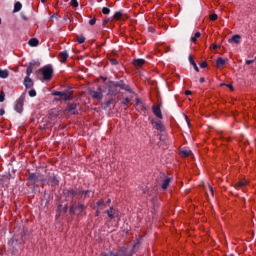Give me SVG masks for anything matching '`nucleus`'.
Listing matches in <instances>:
<instances>
[{
  "label": "nucleus",
  "instance_id": "obj_1",
  "mask_svg": "<svg viewBox=\"0 0 256 256\" xmlns=\"http://www.w3.org/2000/svg\"><path fill=\"white\" fill-rule=\"evenodd\" d=\"M39 73H41L44 81H51L53 79V66H44L39 70Z\"/></svg>",
  "mask_w": 256,
  "mask_h": 256
},
{
  "label": "nucleus",
  "instance_id": "obj_4",
  "mask_svg": "<svg viewBox=\"0 0 256 256\" xmlns=\"http://www.w3.org/2000/svg\"><path fill=\"white\" fill-rule=\"evenodd\" d=\"M77 107H79L78 103H68L65 111L70 113V115H77Z\"/></svg>",
  "mask_w": 256,
  "mask_h": 256
},
{
  "label": "nucleus",
  "instance_id": "obj_30",
  "mask_svg": "<svg viewBox=\"0 0 256 256\" xmlns=\"http://www.w3.org/2000/svg\"><path fill=\"white\" fill-rule=\"evenodd\" d=\"M102 13L104 15H109L111 13V10L109 8H107V7H103L102 8Z\"/></svg>",
  "mask_w": 256,
  "mask_h": 256
},
{
  "label": "nucleus",
  "instance_id": "obj_43",
  "mask_svg": "<svg viewBox=\"0 0 256 256\" xmlns=\"http://www.w3.org/2000/svg\"><path fill=\"white\" fill-rule=\"evenodd\" d=\"M221 48V45L214 44L213 49L214 51H217V49Z\"/></svg>",
  "mask_w": 256,
  "mask_h": 256
},
{
  "label": "nucleus",
  "instance_id": "obj_44",
  "mask_svg": "<svg viewBox=\"0 0 256 256\" xmlns=\"http://www.w3.org/2000/svg\"><path fill=\"white\" fill-rule=\"evenodd\" d=\"M5 115V109H0V117H3Z\"/></svg>",
  "mask_w": 256,
  "mask_h": 256
},
{
  "label": "nucleus",
  "instance_id": "obj_12",
  "mask_svg": "<svg viewBox=\"0 0 256 256\" xmlns=\"http://www.w3.org/2000/svg\"><path fill=\"white\" fill-rule=\"evenodd\" d=\"M34 67H35V61L30 62L27 69H26L27 77H31V73H33Z\"/></svg>",
  "mask_w": 256,
  "mask_h": 256
},
{
  "label": "nucleus",
  "instance_id": "obj_42",
  "mask_svg": "<svg viewBox=\"0 0 256 256\" xmlns=\"http://www.w3.org/2000/svg\"><path fill=\"white\" fill-rule=\"evenodd\" d=\"M200 67H201V69H205V67H207V62H202L200 64Z\"/></svg>",
  "mask_w": 256,
  "mask_h": 256
},
{
  "label": "nucleus",
  "instance_id": "obj_20",
  "mask_svg": "<svg viewBox=\"0 0 256 256\" xmlns=\"http://www.w3.org/2000/svg\"><path fill=\"white\" fill-rule=\"evenodd\" d=\"M171 183V178H165L163 183H162V189H167L169 187V184Z\"/></svg>",
  "mask_w": 256,
  "mask_h": 256
},
{
  "label": "nucleus",
  "instance_id": "obj_45",
  "mask_svg": "<svg viewBox=\"0 0 256 256\" xmlns=\"http://www.w3.org/2000/svg\"><path fill=\"white\" fill-rule=\"evenodd\" d=\"M107 23H109V18L103 20V25H107Z\"/></svg>",
  "mask_w": 256,
  "mask_h": 256
},
{
  "label": "nucleus",
  "instance_id": "obj_25",
  "mask_svg": "<svg viewBox=\"0 0 256 256\" xmlns=\"http://www.w3.org/2000/svg\"><path fill=\"white\" fill-rule=\"evenodd\" d=\"M136 107H137V109H140L141 111L145 110V105H143V102H141V100L136 101Z\"/></svg>",
  "mask_w": 256,
  "mask_h": 256
},
{
  "label": "nucleus",
  "instance_id": "obj_8",
  "mask_svg": "<svg viewBox=\"0 0 256 256\" xmlns=\"http://www.w3.org/2000/svg\"><path fill=\"white\" fill-rule=\"evenodd\" d=\"M28 180L32 183V185H35V183H39L40 179L39 176L35 173L29 174Z\"/></svg>",
  "mask_w": 256,
  "mask_h": 256
},
{
  "label": "nucleus",
  "instance_id": "obj_49",
  "mask_svg": "<svg viewBox=\"0 0 256 256\" xmlns=\"http://www.w3.org/2000/svg\"><path fill=\"white\" fill-rule=\"evenodd\" d=\"M185 95H191V90H187V91L185 92Z\"/></svg>",
  "mask_w": 256,
  "mask_h": 256
},
{
  "label": "nucleus",
  "instance_id": "obj_14",
  "mask_svg": "<svg viewBox=\"0 0 256 256\" xmlns=\"http://www.w3.org/2000/svg\"><path fill=\"white\" fill-rule=\"evenodd\" d=\"M68 197H77L79 195V190L77 189H69L67 190Z\"/></svg>",
  "mask_w": 256,
  "mask_h": 256
},
{
  "label": "nucleus",
  "instance_id": "obj_18",
  "mask_svg": "<svg viewBox=\"0 0 256 256\" xmlns=\"http://www.w3.org/2000/svg\"><path fill=\"white\" fill-rule=\"evenodd\" d=\"M21 9H23V5L21 4V2H16L14 5V13H19Z\"/></svg>",
  "mask_w": 256,
  "mask_h": 256
},
{
  "label": "nucleus",
  "instance_id": "obj_9",
  "mask_svg": "<svg viewBox=\"0 0 256 256\" xmlns=\"http://www.w3.org/2000/svg\"><path fill=\"white\" fill-rule=\"evenodd\" d=\"M24 86L26 87V89H31V87H33V80L30 76H26L24 78Z\"/></svg>",
  "mask_w": 256,
  "mask_h": 256
},
{
  "label": "nucleus",
  "instance_id": "obj_34",
  "mask_svg": "<svg viewBox=\"0 0 256 256\" xmlns=\"http://www.w3.org/2000/svg\"><path fill=\"white\" fill-rule=\"evenodd\" d=\"M114 87H120V89H124L125 84L123 82H118V83L114 84Z\"/></svg>",
  "mask_w": 256,
  "mask_h": 256
},
{
  "label": "nucleus",
  "instance_id": "obj_28",
  "mask_svg": "<svg viewBox=\"0 0 256 256\" xmlns=\"http://www.w3.org/2000/svg\"><path fill=\"white\" fill-rule=\"evenodd\" d=\"M51 183H52V186L55 187L59 185V180H57V177L54 176L51 178Z\"/></svg>",
  "mask_w": 256,
  "mask_h": 256
},
{
  "label": "nucleus",
  "instance_id": "obj_41",
  "mask_svg": "<svg viewBox=\"0 0 256 256\" xmlns=\"http://www.w3.org/2000/svg\"><path fill=\"white\" fill-rule=\"evenodd\" d=\"M97 207H101L102 205H105V201L100 200L96 203Z\"/></svg>",
  "mask_w": 256,
  "mask_h": 256
},
{
  "label": "nucleus",
  "instance_id": "obj_13",
  "mask_svg": "<svg viewBox=\"0 0 256 256\" xmlns=\"http://www.w3.org/2000/svg\"><path fill=\"white\" fill-rule=\"evenodd\" d=\"M133 65L136 67H143V65H145V59H135L133 60Z\"/></svg>",
  "mask_w": 256,
  "mask_h": 256
},
{
  "label": "nucleus",
  "instance_id": "obj_31",
  "mask_svg": "<svg viewBox=\"0 0 256 256\" xmlns=\"http://www.w3.org/2000/svg\"><path fill=\"white\" fill-rule=\"evenodd\" d=\"M89 193H91V191L89 190H86V191L79 190V195H85V197H89Z\"/></svg>",
  "mask_w": 256,
  "mask_h": 256
},
{
  "label": "nucleus",
  "instance_id": "obj_22",
  "mask_svg": "<svg viewBox=\"0 0 256 256\" xmlns=\"http://www.w3.org/2000/svg\"><path fill=\"white\" fill-rule=\"evenodd\" d=\"M245 185H247V181L241 180V181L237 182V183L234 185V187H235L236 189H239V187H245Z\"/></svg>",
  "mask_w": 256,
  "mask_h": 256
},
{
  "label": "nucleus",
  "instance_id": "obj_52",
  "mask_svg": "<svg viewBox=\"0 0 256 256\" xmlns=\"http://www.w3.org/2000/svg\"><path fill=\"white\" fill-rule=\"evenodd\" d=\"M185 119H186L187 124L190 125V123H189V117L185 116Z\"/></svg>",
  "mask_w": 256,
  "mask_h": 256
},
{
  "label": "nucleus",
  "instance_id": "obj_56",
  "mask_svg": "<svg viewBox=\"0 0 256 256\" xmlns=\"http://www.w3.org/2000/svg\"><path fill=\"white\" fill-rule=\"evenodd\" d=\"M47 0H41V3H45Z\"/></svg>",
  "mask_w": 256,
  "mask_h": 256
},
{
  "label": "nucleus",
  "instance_id": "obj_51",
  "mask_svg": "<svg viewBox=\"0 0 256 256\" xmlns=\"http://www.w3.org/2000/svg\"><path fill=\"white\" fill-rule=\"evenodd\" d=\"M200 83H205V79L203 77L200 78Z\"/></svg>",
  "mask_w": 256,
  "mask_h": 256
},
{
  "label": "nucleus",
  "instance_id": "obj_27",
  "mask_svg": "<svg viewBox=\"0 0 256 256\" xmlns=\"http://www.w3.org/2000/svg\"><path fill=\"white\" fill-rule=\"evenodd\" d=\"M181 155H182V157H189V155H191V151L184 149L181 151Z\"/></svg>",
  "mask_w": 256,
  "mask_h": 256
},
{
  "label": "nucleus",
  "instance_id": "obj_26",
  "mask_svg": "<svg viewBox=\"0 0 256 256\" xmlns=\"http://www.w3.org/2000/svg\"><path fill=\"white\" fill-rule=\"evenodd\" d=\"M199 37H201V32H196L194 36L191 37V42L195 43V41H197Z\"/></svg>",
  "mask_w": 256,
  "mask_h": 256
},
{
  "label": "nucleus",
  "instance_id": "obj_6",
  "mask_svg": "<svg viewBox=\"0 0 256 256\" xmlns=\"http://www.w3.org/2000/svg\"><path fill=\"white\" fill-rule=\"evenodd\" d=\"M152 111L158 119H163V114L161 113V106H153Z\"/></svg>",
  "mask_w": 256,
  "mask_h": 256
},
{
  "label": "nucleus",
  "instance_id": "obj_57",
  "mask_svg": "<svg viewBox=\"0 0 256 256\" xmlns=\"http://www.w3.org/2000/svg\"><path fill=\"white\" fill-rule=\"evenodd\" d=\"M228 87H229L230 89H233V86H231V85H228Z\"/></svg>",
  "mask_w": 256,
  "mask_h": 256
},
{
  "label": "nucleus",
  "instance_id": "obj_3",
  "mask_svg": "<svg viewBox=\"0 0 256 256\" xmlns=\"http://www.w3.org/2000/svg\"><path fill=\"white\" fill-rule=\"evenodd\" d=\"M25 104V97L21 96L16 100L14 109L17 113H23V105Z\"/></svg>",
  "mask_w": 256,
  "mask_h": 256
},
{
  "label": "nucleus",
  "instance_id": "obj_58",
  "mask_svg": "<svg viewBox=\"0 0 256 256\" xmlns=\"http://www.w3.org/2000/svg\"><path fill=\"white\" fill-rule=\"evenodd\" d=\"M107 203H111V199H108Z\"/></svg>",
  "mask_w": 256,
  "mask_h": 256
},
{
  "label": "nucleus",
  "instance_id": "obj_32",
  "mask_svg": "<svg viewBox=\"0 0 256 256\" xmlns=\"http://www.w3.org/2000/svg\"><path fill=\"white\" fill-rule=\"evenodd\" d=\"M70 5H71L72 7H79V2H78L77 0H71V1H70Z\"/></svg>",
  "mask_w": 256,
  "mask_h": 256
},
{
  "label": "nucleus",
  "instance_id": "obj_39",
  "mask_svg": "<svg viewBox=\"0 0 256 256\" xmlns=\"http://www.w3.org/2000/svg\"><path fill=\"white\" fill-rule=\"evenodd\" d=\"M210 20L211 21H217V14H211L210 15Z\"/></svg>",
  "mask_w": 256,
  "mask_h": 256
},
{
  "label": "nucleus",
  "instance_id": "obj_37",
  "mask_svg": "<svg viewBox=\"0 0 256 256\" xmlns=\"http://www.w3.org/2000/svg\"><path fill=\"white\" fill-rule=\"evenodd\" d=\"M5 101V92L0 93V103H3Z\"/></svg>",
  "mask_w": 256,
  "mask_h": 256
},
{
  "label": "nucleus",
  "instance_id": "obj_35",
  "mask_svg": "<svg viewBox=\"0 0 256 256\" xmlns=\"http://www.w3.org/2000/svg\"><path fill=\"white\" fill-rule=\"evenodd\" d=\"M28 94H29L30 97H37V91H35V90H30L28 92Z\"/></svg>",
  "mask_w": 256,
  "mask_h": 256
},
{
  "label": "nucleus",
  "instance_id": "obj_53",
  "mask_svg": "<svg viewBox=\"0 0 256 256\" xmlns=\"http://www.w3.org/2000/svg\"><path fill=\"white\" fill-rule=\"evenodd\" d=\"M110 103H111V100L107 101L106 102V107H109Z\"/></svg>",
  "mask_w": 256,
  "mask_h": 256
},
{
  "label": "nucleus",
  "instance_id": "obj_2",
  "mask_svg": "<svg viewBox=\"0 0 256 256\" xmlns=\"http://www.w3.org/2000/svg\"><path fill=\"white\" fill-rule=\"evenodd\" d=\"M83 211H85V205H83V204L74 203L70 207V213H72L73 215L83 213Z\"/></svg>",
  "mask_w": 256,
  "mask_h": 256
},
{
  "label": "nucleus",
  "instance_id": "obj_59",
  "mask_svg": "<svg viewBox=\"0 0 256 256\" xmlns=\"http://www.w3.org/2000/svg\"><path fill=\"white\" fill-rule=\"evenodd\" d=\"M1 23H2V20H1V18H0V25H1Z\"/></svg>",
  "mask_w": 256,
  "mask_h": 256
},
{
  "label": "nucleus",
  "instance_id": "obj_48",
  "mask_svg": "<svg viewBox=\"0 0 256 256\" xmlns=\"http://www.w3.org/2000/svg\"><path fill=\"white\" fill-rule=\"evenodd\" d=\"M99 215H101V211L97 210L96 211V217H99Z\"/></svg>",
  "mask_w": 256,
  "mask_h": 256
},
{
  "label": "nucleus",
  "instance_id": "obj_46",
  "mask_svg": "<svg viewBox=\"0 0 256 256\" xmlns=\"http://www.w3.org/2000/svg\"><path fill=\"white\" fill-rule=\"evenodd\" d=\"M110 256H119V252H116V253H110Z\"/></svg>",
  "mask_w": 256,
  "mask_h": 256
},
{
  "label": "nucleus",
  "instance_id": "obj_38",
  "mask_svg": "<svg viewBox=\"0 0 256 256\" xmlns=\"http://www.w3.org/2000/svg\"><path fill=\"white\" fill-rule=\"evenodd\" d=\"M122 103H123L124 105H129V103H131V99L125 98V99L122 101Z\"/></svg>",
  "mask_w": 256,
  "mask_h": 256
},
{
  "label": "nucleus",
  "instance_id": "obj_11",
  "mask_svg": "<svg viewBox=\"0 0 256 256\" xmlns=\"http://www.w3.org/2000/svg\"><path fill=\"white\" fill-rule=\"evenodd\" d=\"M59 57H60V62L65 63V61L69 59V53H67V51H62L60 52Z\"/></svg>",
  "mask_w": 256,
  "mask_h": 256
},
{
  "label": "nucleus",
  "instance_id": "obj_5",
  "mask_svg": "<svg viewBox=\"0 0 256 256\" xmlns=\"http://www.w3.org/2000/svg\"><path fill=\"white\" fill-rule=\"evenodd\" d=\"M90 95L93 99H103V91L100 88L90 91Z\"/></svg>",
  "mask_w": 256,
  "mask_h": 256
},
{
  "label": "nucleus",
  "instance_id": "obj_50",
  "mask_svg": "<svg viewBox=\"0 0 256 256\" xmlns=\"http://www.w3.org/2000/svg\"><path fill=\"white\" fill-rule=\"evenodd\" d=\"M209 189H210V192H211V194L213 195V186H209Z\"/></svg>",
  "mask_w": 256,
  "mask_h": 256
},
{
  "label": "nucleus",
  "instance_id": "obj_17",
  "mask_svg": "<svg viewBox=\"0 0 256 256\" xmlns=\"http://www.w3.org/2000/svg\"><path fill=\"white\" fill-rule=\"evenodd\" d=\"M225 63H227V59H223L222 57H220L216 60L217 67H223V65H225Z\"/></svg>",
  "mask_w": 256,
  "mask_h": 256
},
{
  "label": "nucleus",
  "instance_id": "obj_10",
  "mask_svg": "<svg viewBox=\"0 0 256 256\" xmlns=\"http://www.w3.org/2000/svg\"><path fill=\"white\" fill-rule=\"evenodd\" d=\"M229 43H236L237 45H239V43H241V35L236 34L234 36H232V38H230Z\"/></svg>",
  "mask_w": 256,
  "mask_h": 256
},
{
  "label": "nucleus",
  "instance_id": "obj_33",
  "mask_svg": "<svg viewBox=\"0 0 256 256\" xmlns=\"http://www.w3.org/2000/svg\"><path fill=\"white\" fill-rule=\"evenodd\" d=\"M77 42L80 43V44L85 43V36H78L77 37Z\"/></svg>",
  "mask_w": 256,
  "mask_h": 256
},
{
  "label": "nucleus",
  "instance_id": "obj_47",
  "mask_svg": "<svg viewBox=\"0 0 256 256\" xmlns=\"http://www.w3.org/2000/svg\"><path fill=\"white\" fill-rule=\"evenodd\" d=\"M251 63H253V60H247L246 61V65H251Z\"/></svg>",
  "mask_w": 256,
  "mask_h": 256
},
{
  "label": "nucleus",
  "instance_id": "obj_55",
  "mask_svg": "<svg viewBox=\"0 0 256 256\" xmlns=\"http://www.w3.org/2000/svg\"><path fill=\"white\" fill-rule=\"evenodd\" d=\"M102 256H109V254L103 252V253H102Z\"/></svg>",
  "mask_w": 256,
  "mask_h": 256
},
{
  "label": "nucleus",
  "instance_id": "obj_7",
  "mask_svg": "<svg viewBox=\"0 0 256 256\" xmlns=\"http://www.w3.org/2000/svg\"><path fill=\"white\" fill-rule=\"evenodd\" d=\"M152 125L157 131H165V127L163 126L161 121H152Z\"/></svg>",
  "mask_w": 256,
  "mask_h": 256
},
{
  "label": "nucleus",
  "instance_id": "obj_54",
  "mask_svg": "<svg viewBox=\"0 0 256 256\" xmlns=\"http://www.w3.org/2000/svg\"><path fill=\"white\" fill-rule=\"evenodd\" d=\"M113 65H117V60L112 61Z\"/></svg>",
  "mask_w": 256,
  "mask_h": 256
},
{
  "label": "nucleus",
  "instance_id": "obj_21",
  "mask_svg": "<svg viewBox=\"0 0 256 256\" xmlns=\"http://www.w3.org/2000/svg\"><path fill=\"white\" fill-rule=\"evenodd\" d=\"M60 99H62V101H71V95L62 92V96L60 97Z\"/></svg>",
  "mask_w": 256,
  "mask_h": 256
},
{
  "label": "nucleus",
  "instance_id": "obj_29",
  "mask_svg": "<svg viewBox=\"0 0 256 256\" xmlns=\"http://www.w3.org/2000/svg\"><path fill=\"white\" fill-rule=\"evenodd\" d=\"M119 256H131V254H128L127 249L124 248L119 251Z\"/></svg>",
  "mask_w": 256,
  "mask_h": 256
},
{
  "label": "nucleus",
  "instance_id": "obj_19",
  "mask_svg": "<svg viewBox=\"0 0 256 256\" xmlns=\"http://www.w3.org/2000/svg\"><path fill=\"white\" fill-rule=\"evenodd\" d=\"M7 77H9V71L0 69V78L1 79H7Z\"/></svg>",
  "mask_w": 256,
  "mask_h": 256
},
{
  "label": "nucleus",
  "instance_id": "obj_40",
  "mask_svg": "<svg viewBox=\"0 0 256 256\" xmlns=\"http://www.w3.org/2000/svg\"><path fill=\"white\" fill-rule=\"evenodd\" d=\"M95 23H97L96 18H92V19L89 20V25H95Z\"/></svg>",
  "mask_w": 256,
  "mask_h": 256
},
{
  "label": "nucleus",
  "instance_id": "obj_15",
  "mask_svg": "<svg viewBox=\"0 0 256 256\" xmlns=\"http://www.w3.org/2000/svg\"><path fill=\"white\" fill-rule=\"evenodd\" d=\"M106 213L109 219H115V217H117V213H115V211L113 210V207H110L109 210H106Z\"/></svg>",
  "mask_w": 256,
  "mask_h": 256
},
{
  "label": "nucleus",
  "instance_id": "obj_36",
  "mask_svg": "<svg viewBox=\"0 0 256 256\" xmlns=\"http://www.w3.org/2000/svg\"><path fill=\"white\" fill-rule=\"evenodd\" d=\"M52 95H54V97H62V95H63V92H59V91H54L53 93H52Z\"/></svg>",
  "mask_w": 256,
  "mask_h": 256
},
{
  "label": "nucleus",
  "instance_id": "obj_16",
  "mask_svg": "<svg viewBox=\"0 0 256 256\" xmlns=\"http://www.w3.org/2000/svg\"><path fill=\"white\" fill-rule=\"evenodd\" d=\"M28 45H30V47H37V45H39V40L37 38H32L29 40Z\"/></svg>",
  "mask_w": 256,
  "mask_h": 256
},
{
  "label": "nucleus",
  "instance_id": "obj_24",
  "mask_svg": "<svg viewBox=\"0 0 256 256\" xmlns=\"http://www.w3.org/2000/svg\"><path fill=\"white\" fill-rule=\"evenodd\" d=\"M189 61L191 65H193L195 71L199 72V67L197 66V63H195V60H193V57L189 56Z\"/></svg>",
  "mask_w": 256,
  "mask_h": 256
},
{
  "label": "nucleus",
  "instance_id": "obj_23",
  "mask_svg": "<svg viewBox=\"0 0 256 256\" xmlns=\"http://www.w3.org/2000/svg\"><path fill=\"white\" fill-rule=\"evenodd\" d=\"M113 17L116 21L121 20V17H123V11L116 12Z\"/></svg>",
  "mask_w": 256,
  "mask_h": 256
}]
</instances>
